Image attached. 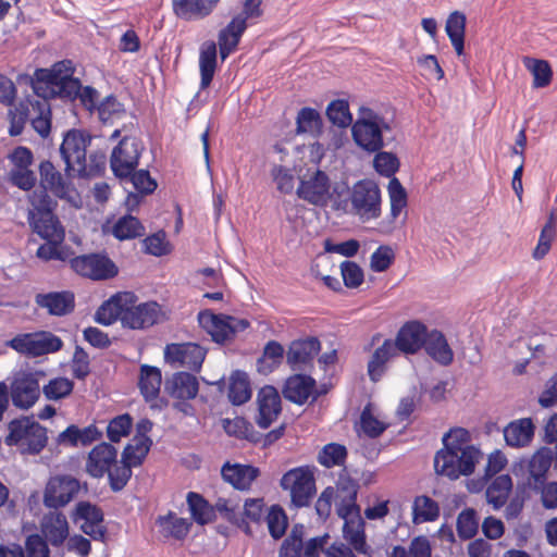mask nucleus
I'll list each match as a JSON object with an SVG mask.
<instances>
[{
  "instance_id": "nucleus-19",
  "label": "nucleus",
  "mask_w": 557,
  "mask_h": 557,
  "mask_svg": "<svg viewBox=\"0 0 557 557\" xmlns=\"http://www.w3.org/2000/svg\"><path fill=\"white\" fill-rule=\"evenodd\" d=\"M40 396V386L36 373L27 372L15 377L11 385L12 404L20 409H28Z\"/></svg>"
},
{
  "instance_id": "nucleus-50",
  "label": "nucleus",
  "mask_w": 557,
  "mask_h": 557,
  "mask_svg": "<svg viewBox=\"0 0 557 557\" xmlns=\"http://www.w3.org/2000/svg\"><path fill=\"white\" fill-rule=\"evenodd\" d=\"M269 533L273 540H280L286 533L288 518L281 505H272L267 515Z\"/></svg>"
},
{
  "instance_id": "nucleus-1",
  "label": "nucleus",
  "mask_w": 557,
  "mask_h": 557,
  "mask_svg": "<svg viewBox=\"0 0 557 557\" xmlns=\"http://www.w3.org/2000/svg\"><path fill=\"white\" fill-rule=\"evenodd\" d=\"M75 66L69 59L53 63L49 69H36L29 77L30 87L41 99H61L74 102L82 88L79 78L74 77Z\"/></svg>"
},
{
  "instance_id": "nucleus-36",
  "label": "nucleus",
  "mask_w": 557,
  "mask_h": 557,
  "mask_svg": "<svg viewBox=\"0 0 557 557\" xmlns=\"http://www.w3.org/2000/svg\"><path fill=\"white\" fill-rule=\"evenodd\" d=\"M161 383L162 374L158 367L149 364L140 367L138 387L146 401H151L159 396Z\"/></svg>"
},
{
  "instance_id": "nucleus-16",
  "label": "nucleus",
  "mask_w": 557,
  "mask_h": 557,
  "mask_svg": "<svg viewBox=\"0 0 557 557\" xmlns=\"http://www.w3.org/2000/svg\"><path fill=\"white\" fill-rule=\"evenodd\" d=\"M351 203L357 212L369 213L376 219L381 214V190L371 180H361L355 184L351 193Z\"/></svg>"
},
{
  "instance_id": "nucleus-9",
  "label": "nucleus",
  "mask_w": 557,
  "mask_h": 557,
  "mask_svg": "<svg viewBox=\"0 0 557 557\" xmlns=\"http://www.w3.org/2000/svg\"><path fill=\"white\" fill-rule=\"evenodd\" d=\"M82 486L87 491V483H81L69 474L51 476L44 491V505L47 508L58 510L66 506L79 492Z\"/></svg>"
},
{
  "instance_id": "nucleus-2",
  "label": "nucleus",
  "mask_w": 557,
  "mask_h": 557,
  "mask_svg": "<svg viewBox=\"0 0 557 557\" xmlns=\"http://www.w3.org/2000/svg\"><path fill=\"white\" fill-rule=\"evenodd\" d=\"M9 433L4 443L9 447H18L22 455H39L48 444V430L33 416H22L8 424Z\"/></svg>"
},
{
  "instance_id": "nucleus-28",
  "label": "nucleus",
  "mask_w": 557,
  "mask_h": 557,
  "mask_svg": "<svg viewBox=\"0 0 557 557\" xmlns=\"http://www.w3.org/2000/svg\"><path fill=\"white\" fill-rule=\"evenodd\" d=\"M40 188L50 190L55 197L66 199L70 184L55 169L50 160H44L39 164Z\"/></svg>"
},
{
  "instance_id": "nucleus-42",
  "label": "nucleus",
  "mask_w": 557,
  "mask_h": 557,
  "mask_svg": "<svg viewBox=\"0 0 557 557\" xmlns=\"http://www.w3.org/2000/svg\"><path fill=\"white\" fill-rule=\"evenodd\" d=\"M512 488V480L509 474L497 475L487 486L485 496L494 509H500L507 502Z\"/></svg>"
},
{
  "instance_id": "nucleus-61",
  "label": "nucleus",
  "mask_w": 557,
  "mask_h": 557,
  "mask_svg": "<svg viewBox=\"0 0 557 557\" xmlns=\"http://www.w3.org/2000/svg\"><path fill=\"white\" fill-rule=\"evenodd\" d=\"M233 320H235V318L220 313V319L209 333L214 343L224 344L236 333V327L231 324Z\"/></svg>"
},
{
  "instance_id": "nucleus-58",
  "label": "nucleus",
  "mask_w": 557,
  "mask_h": 557,
  "mask_svg": "<svg viewBox=\"0 0 557 557\" xmlns=\"http://www.w3.org/2000/svg\"><path fill=\"white\" fill-rule=\"evenodd\" d=\"M341 274L347 288H358L364 281L363 270L355 261H343L341 263Z\"/></svg>"
},
{
  "instance_id": "nucleus-24",
  "label": "nucleus",
  "mask_w": 557,
  "mask_h": 557,
  "mask_svg": "<svg viewBox=\"0 0 557 557\" xmlns=\"http://www.w3.org/2000/svg\"><path fill=\"white\" fill-rule=\"evenodd\" d=\"M315 391V380L304 373L289 376L282 389L285 399L298 406L305 405Z\"/></svg>"
},
{
  "instance_id": "nucleus-8",
  "label": "nucleus",
  "mask_w": 557,
  "mask_h": 557,
  "mask_svg": "<svg viewBox=\"0 0 557 557\" xmlns=\"http://www.w3.org/2000/svg\"><path fill=\"white\" fill-rule=\"evenodd\" d=\"M8 345L18 354L27 357H39L59 351L63 342L58 335L49 331H41L18 334L10 339Z\"/></svg>"
},
{
  "instance_id": "nucleus-62",
  "label": "nucleus",
  "mask_w": 557,
  "mask_h": 557,
  "mask_svg": "<svg viewBox=\"0 0 557 557\" xmlns=\"http://www.w3.org/2000/svg\"><path fill=\"white\" fill-rule=\"evenodd\" d=\"M127 180L131 181L136 191L141 195H150L158 187L157 181L151 177L148 170L137 171L136 169Z\"/></svg>"
},
{
  "instance_id": "nucleus-56",
  "label": "nucleus",
  "mask_w": 557,
  "mask_h": 557,
  "mask_svg": "<svg viewBox=\"0 0 557 557\" xmlns=\"http://www.w3.org/2000/svg\"><path fill=\"white\" fill-rule=\"evenodd\" d=\"M470 441V433L463 428H453L443 435V448L441 450H463Z\"/></svg>"
},
{
  "instance_id": "nucleus-18",
  "label": "nucleus",
  "mask_w": 557,
  "mask_h": 557,
  "mask_svg": "<svg viewBox=\"0 0 557 557\" xmlns=\"http://www.w3.org/2000/svg\"><path fill=\"white\" fill-rule=\"evenodd\" d=\"M258 414L256 423L267 430L282 412V400L273 385H264L257 393Z\"/></svg>"
},
{
  "instance_id": "nucleus-49",
  "label": "nucleus",
  "mask_w": 557,
  "mask_h": 557,
  "mask_svg": "<svg viewBox=\"0 0 557 557\" xmlns=\"http://www.w3.org/2000/svg\"><path fill=\"white\" fill-rule=\"evenodd\" d=\"M38 115L32 120V126L41 138H47L51 132V108L48 100H36L32 103Z\"/></svg>"
},
{
  "instance_id": "nucleus-12",
  "label": "nucleus",
  "mask_w": 557,
  "mask_h": 557,
  "mask_svg": "<svg viewBox=\"0 0 557 557\" xmlns=\"http://www.w3.org/2000/svg\"><path fill=\"white\" fill-rule=\"evenodd\" d=\"M33 232L46 240L36 251L38 259L44 261H70L74 252L70 246L63 245L65 238L63 225L36 228Z\"/></svg>"
},
{
  "instance_id": "nucleus-46",
  "label": "nucleus",
  "mask_w": 557,
  "mask_h": 557,
  "mask_svg": "<svg viewBox=\"0 0 557 557\" xmlns=\"http://www.w3.org/2000/svg\"><path fill=\"white\" fill-rule=\"evenodd\" d=\"M524 67L533 76V88H544L548 86L553 78V71L549 63L545 60L524 58Z\"/></svg>"
},
{
  "instance_id": "nucleus-23",
  "label": "nucleus",
  "mask_w": 557,
  "mask_h": 557,
  "mask_svg": "<svg viewBox=\"0 0 557 557\" xmlns=\"http://www.w3.org/2000/svg\"><path fill=\"white\" fill-rule=\"evenodd\" d=\"M35 302L50 315L64 317L74 311L75 295L71 290L39 293L35 296Z\"/></svg>"
},
{
  "instance_id": "nucleus-14",
  "label": "nucleus",
  "mask_w": 557,
  "mask_h": 557,
  "mask_svg": "<svg viewBox=\"0 0 557 557\" xmlns=\"http://www.w3.org/2000/svg\"><path fill=\"white\" fill-rule=\"evenodd\" d=\"M329 175L318 169L308 180H300L296 190L298 198L317 207H324L331 199Z\"/></svg>"
},
{
  "instance_id": "nucleus-10",
  "label": "nucleus",
  "mask_w": 557,
  "mask_h": 557,
  "mask_svg": "<svg viewBox=\"0 0 557 557\" xmlns=\"http://www.w3.org/2000/svg\"><path fill=\"white\" fill-rule=\"evenodd\" d=\"M70 264L75 273L95 281L110 280L119 273L115 263L104 253H88L76 257L73 255Z\"/></svg>"
},
{
  "instance_id": "nucleus-45",
  "label": "nucleus",
  "mask_w": 557,
  "mask_h": 557,
  "mask_svg": "<svg viewBox=\"0 0 557 557\" xmlns=\"http://www.w3.org/2000/svg\"><path fill=\"white\" fill-rule=\"evenodd\" d=\"M144 231L139 219L127 213L114 223L112 234L119 240H127L143 236Z\"/></svg>"
},
{
  "instance_id": "nucleus-55",
  "label": "nucleus",
  "mask_w": 557,
  "mask_h": 557,
  "mask_svg": "<svg viewBox=\"0 0 557 557\" xmlns=\"http://www.w3.org/2000/svg\"><path fill=\"white\" fill-rule=\"evenodd\" d=\"M375 157L373 160V166L375 171L389 180L395 176V173L399 169V160L397 156L393 152L386 151H375Z\"/></svg>"
},
{
  "instance_id": "nucleus-51",
  "label": "nucleus",
  "mask_w": 557,
  "mask_h": 557,
  "mask_svg": "<svg viewBox=\"0 0 557 557\" xmlns=\"http://www.w3.org/2000/svg\"><path fill=\"white\" fill-rule=\"evenodd\" d=\"M326 116L333 125L345 128L352 122V115L349 111V103L345 99H336L329 103Z\"/></svg>"
},
{
  "instance_id": "nucleus-44",
  "label": "nucleus",
  "mask_w": 557,
  "mask_h": 557,
  "mask_svg": "<svg viewBox=\"0 0 557 557\" xmlns=\"http://www.w3.org/2000/svg\"><path fill=\"white\" fill-rule=\"evenodd\" d=\"M480 518L478 511L472 507L462 509L456 521V530L460 540H472L479 532Z\"/></svg>"
},
{
  "instance_id": "nucleus-27",
  "label": "nucleus",
  "mask_w": 557,
  "mask_h": 557,
  "mask_svg": "<svg viewBox=\"0 0 557 557\" xmlns=\"http://www.w3.org/2000/svg\"><path fill=\"white\" fill-rule=\"evenodd\" d=\"M165 391L180 400H190L198 394L199 382L193 373L180 371L166 380Z\"/></svg>"
},
{
  "instance_id": "nucleus-52",
  "label": "nucleus",
  "mask_w": 557,
  "mask_h": 557,
  "mask_svg": "<svg viewBox=\"0 0 557 557\" xmlns=\"http://www.w3.org/2000/svg\"><path fill=\"white\" fill-rule=\"evenodd\" d=\"M556 224L557 220L555 214L552 212L541 231L539 243L532 252V256L535 260H541L548 253L552 246V240L555 236Z\"/></svg>"
},
{
  "instance_id": "nucleus-37",
  "label": "nucleus",
  "mask_w": 557,
  "mask_h": 557,
  "mask_svg": "<svg viewBox=\"0 0 557 557\" xmlns=\"http://www.w3.org/2000/svg\"><path fill=\"white\" fill-rule=\"evenodd\" d=\"M121 294H115L103 301L95 312V321L98 324L109 326L120 320L124 314L125 301Z\"/></svg>"
},
{
  "instance_id": "nucleus-15",
  "label": "nucleus",
  "mask_w": 557,
  "mask_h": 557,
  "mask_svg": "<svg viewBox=\"0 0 557 557\" xmlns=\"http://www.w3.org/2000/svg\"><path fill=\"white\" fill-rule=\"evenodd\" d=\"M429 327L420 320H409L398 330L394 342L398 352L407 356L418 354L428 338Z\"/></svg>"
},
{
  "instance_id": "nucleus-20",
  "label": "nucleus",
  "mask_w": 557,
  "mask_h": 557,
  "mask_svg": "<svg viewBox=\"0 0 557 557\" xmlns=\"http://www.w3.org/2000/svg\"><path fill=\"white\" fill-rule=\"evenodd\" d=\"M116 448L111 443L102 442L89 451L86 461V472L91 478L100 479L116 463Z\"/></svg>"
},
{
  "instance_id": "nucleus-41",
  "label": "nucleus",
  "mask_w": 557,
  "mask_h": 557,
  "mask_svg": "<svg viewBox=\"0 0 557 557\" xmlns=\"http://www.w3.org/2000/svg\"><path fill=\"white\" fill-rule=\"evenodd\" d=\"M323 132V120L319 111L311 107L301 108L296 117V133L318 137Z\"/></svg>"
},
{
  "instance_id": "nucleus-32",
  "label": "nucleus",
  "mask_w": 557,
  "mask_h": 557,
  "mask_svg": "<svg viewBox=\"0 0 557 557\" xmlns=\"http://www.w3.org/2000/svg\"><path fill=\"white\" fill-rule=\"evenodd\" d=\"M366 522L361 516L346 519L343 524V537L350 545L356 553L361 555H369L371 547L367 543Z\"/></svg>"
},
{
  "instance_id": "nucleus-31",
  "label": "nucleus",
  "mask_w": 557,
  "mask_h": 557,
  "mask_svg": "<svg viewBox=\"0 0 557 557\" xmlns=\"http://www.w3.org/2000/svg\"><path fill=\"white\" fill-rule=\"evenodd\" d=\"M218 69V48L212 40L205 41L199 49L200 90L207 89Z\"/></svg>"
},
{
  "instance_id": "nucleus-25",
  "label": "nucleus",
  "mask_w": 557,
  "mask_h": 557,
  "mask_svg": "<svg viewBox=\"0 0 557 557\" xmlns=\"http://www.w3.org/2000/svg\"><path fill=\"white\" fill-rule=\"evenodd\" d=\"M422 349L440 366L448 367L454 361V350L445 334L437 329H429L425 346H423Z\"/></svg>"
},
{
  "instance_id": "nucleus-17",
  "label": "nucleus",
  "mask_w": 557,
  "mask_h": 557,
  "mask_svg": "<svg viewBox=\"0 0 557 557\" xmlns=\"http://www.w3.org/2000/svg\"><path fill=\"white\" fill-rule=\"evenodd\" d=\"M161 307L157 301H146L127 307L125 304L122 325L129 330L148 329L160 320Z\"/></svg>"
},
{
  "instance_id": "nucleus-3",
  "label": "nucleus",
  "mask_w": 557,
  "mask_h": 557,
  "mask_svg": "<svg viewBox=\"0 0 557 557\" xmlns=\"http://www.w3.org/2000/svg\"><path fill=\"white\" fill-rule=\"evenodd\" d=\"M389 129L391 126L384 116L370 108H361L359 117L352 124L351 135L359 148L374 153L383 149V132Z\"/></svg>"
},
{
  "instance_id": "nucleus-4",
  "label": "nucleus",
  "mask_w": 557,
  "mask_h": 557,
  "mask_svg": "<svg viewBox=\"0 0 557 557\" xmlns=\"http://www.w3.org/2000/svg\"><path fill=\"white\" fill-rule=\"evenodd\" d=\"M481 451L475 446H467L463 450H438L434 457L436 474L457 480L474 472Z\"/></svg>"
},
{
  "instance_id": "nucleus-11",
  "label": "nucleus",
  "mask_w": 557,
  "mask_h": 557,
  "mask_svg": "<svg viewBox=\"0 0 557 557\" xmlns=\"http://www.w3.org/2000/svg\"><path fill=\"white\" fill-rule=\"evenodd\" d=\"M29 203L32 208L28 209L27 221L32 230L62 225L54 213L58 202L49 196L47 189L34 190Z\"/></svg>"
},
{
  "instance_id": "nucleus-26",
  "label": "nucleus",
  "mask_w": 557,
  "mask_h": 557,
  "mask_svg": "<svg viewBox=\"0 0 557 557\" xmlns=\"http://www.w3.org/2000/svg\"><path fill=\"white\" fill-rule=\"evenodd\" d=\"M42 537L53 547H60L69 537V523L64 513L50 511L40 522Z\"/></svg>"
},
{
  "instance_id": "nucleus-59",
  "label": "nucleus",
  "mask_w": 557,
  "mask_h": 557,
  "mask_svg": "<svg viewBox=\"0 0 557 557\" xmlns=\"http://www.w3.org/2000/svg\"><path fill=\"white\" fill-rule=\"evenodd\" d=\"M395 253L391 246H379L370 258V268L373 272L382 273L394 262Z\"/></svg>"
},
{
  "instance_id": "nucleus-64",
  "label": "nucleus",
  "mask_w": 557,
  "mask_h": 557,
  "mask_svg": "<svg viewBox=\"0 0 557 557\" xmlns=\"http://www.w3.org/2000/svg\"><path fill=\"white\" fill-rule=\"evenodd\" d=\"M26 557H50L48 542L38 533L30 534L25 540Z\"/></svg>"
},
{
  "instance_id": "nucleus-13",
  "label": "nucleus",
  "mask_w": 557,
  "mask_h": 557,
  "mask_svg": "<svg viewBox=\"0 0 557 557\" xmlns=\"http://www.w3.org/2000/svg\"><path fill=\"white\" fill-rule=\"evenodd\" d=\"M74 522L83 521L81 531L94 541L106 543L108 529L103 525L104 513L102 509L89 500H81L75 505L72 513Z\"/></svg>"
},
{
  "instance_id": "nucleus-57",
  "label": "nucleus",
  "mask_w": 557,
  "mask_h": 557,
  "mask_svg": "<svg viewBox=\"0 0 557 557\" xmlns=\"http://www.w3.org/2000/svg\"><path fill=\"white\" fill-rule=\"evenodd\" d=\"M109 486L112 492H121L128 483L132 478L133 470L126 465L116 461L109 471H107Z\"/></svg>"
},
{
  "instance_id": "nucleus-30",
  "label": "nucleus",
  "mask_w": 557,
  "mask_h": 557,
  "mask_svg": "<svg viewBox=\"0 0 557 557\" xmlns=\"http://www.w3.org/2000/svg\"><path fill=\"white\" fill-rule=\"evenodd\" d=\"M156 524L159 527V532L164 539H174L176 541H184L193 527L191 521L177 517L173 511L159 516Z\"/></svg>"
},
{
  "instance_id": "nucleus-5",
  "label": "nucleus",
  "mask_w": 557,
  "mask_h": 557,
  "mask_svg": "<svg viewBox=\"0 0 557 557\" xmlns=\"http://www.w3.org/2000/svg\"><path fill=\"white\" fill-rule=\"evenodd\" d=\"M91 140L92 136L85 129L72 128L64 133L60 154L67 176L86 174L87 148Z\"/></svg>"
},
{
  "instance_id": "nucleus-54",
  "label": "nucleus",
  "mask_w": 557,
  "mask_h": 557,
  "mask_svg": "<svg viewBox=\"0 0 557 557\" xmlns=\"http://www.w3.org/2000/svg\"><path fill=\"white\" fill-rule=\"evenodd\" d=\"M133 418L129 413L114 417L107 426V436L111 443H119L122 437L131 433Z\"/></svg>"
},
{
  "instance_id": "nucleus-29",
  "label": "nucleus",
  "mask_w": 557,
  "mask_h": 557,
  "mask_svg": "<svg viewBox=\"0 0 557 557\" xmlns=\"http://www.w3.org/2000/svg\"><path fill=\"white\" fill-rule=\"evenodd\" d=\"M219 2L220 0H173V12L184 21L205 18Z\"/></svg>"
},
{
  "instance_id": "nucleus-43",
  "label": "nucleus",
  "mask_w": 557,
  "mask_h": 557,
  "mask_svg": "<svg viewBox=\"0 0 557 557\" xmlns=\"http://www.w3.org/2000/svg\"><path fill=\"white\" fill-rule=\"evenodd\" d=\"M554 460V451L549 447L540 448L529 461V473L534 483L546 481L547 472Z\"/></svg>"
},
{
  "instance_id": "nucleus-39",
  "label": "nucleus",
  "mask_w": 557,
  "mask_h": 557,
  "mask_svg": "<svg viewBox=\"0 0 557 557\" xmlns=\"http://www.w3.org/2000/svg\"><path fill=\"white\" fill-rule=\"evenodd\" d=\"M227 395L234 406L244 405L251 398L250 381L245 371L235 370L232 372Z\"/></svg>"
},
{
  "instance_id": "nucleus-34",
  "label": "nucleus",
  "mask_w": 557,
  "mask_h": 557,
  "mask_svg": "<svg viewBox=\"0 0 557 557\" xmlns=\"http://www.w3.org/2000/svg\"><path fill=\"white\" fill-rule=\"evenodd\" d=\"M222 426L228 436L235 437L238 441H246L252 445H258L259 431H257L253 424L246 418H225L222 420Z\"/></svg>"
},
{
  "instance_id": "nucleus-53",
  "label": "nucleus",
  "mask_w": 557,
  "mask_h": 557,
  "mask_svg": "<svg viewBox=\"0 0 557 557\" xmlns=\"http://www.w3.org/2000/svg\"><path fill=\"white\" fill-rule=\"evenodd\" d=\"M74 388V383L67 377L59 376L44 385L42 393L49 400H60L67 397Z\"/></svg>"
},
{
  "instance_id": "nucleus-22",
  "label": "nucleus",
  "mask_w": 557,
  "mask_h": 557,
  "mask_svg": "<svg viewBox=\"0 0 557 557\" xmlns=\"http://www.w3.org/2000/svg\"><path fill=\"white\" fill-rule=\"evenodd\" d=\"M320 350L321 343L315 336L295 339L289 344L286 354L287 363L293 370L301 369L302 366L311 364Z\"/></svg>"
},
{
  "instance_id": "nucleus-7",
  "label": "nucleus",
  "mask_w": 557,
  "mask_h": 557,
  "mask_svg": "<svg viewBox=\"0 0 557 557\" xmlns=\"http://www.w3.org/2000/svg\"><path fill=\"white\" fill-rule=\"evenodd\" d=\"M145 150L143 140L137 136H123L113 147L110 156V168L119 180L128 178L138 168L141 154Z\"/></svg>"
},
{
  "instance_id": "nucleus-40",
  "label": "nucleus",
  "mask_w": 557,
  "mask_h": 557,
  "mask_svg": "<svg viewBox=\"0 0 557 557\" xmlns=\"http://www.w3.org/2000/svg\"><path fill=\"white\" fill-rule=\"evenodd\" d=\"M441 508L436 500L428 495H418L412 503V522L420 524L433 522L440 518Z\"/></svg>"
},
{
  "instance_id": "nucleus-60",
  "label": "nucleus",
  "mask_w": 557,
  "mask_h": 557,
  "mask_svg": "<svg viewBox=\"0 0 557 557\" xmlns=\"http://www.w3.org/2000/svg\"><path fill=\"white\" fill-rule=\"evenodd\" d=\"M186 354L184 356L183 366L190 371L199 372L206 359L207 349L197 343H186Z\"/></svg>"
},
{
  "instance_id": "nucleus-63",
  "label": "nucleus",
  "mask_w": 557,
  "mask_h": 557,
  "mask_svg": "<svg viewBox=\"0 0 557 557\" xmlns=\"http://www.w3.org/2000/svg\"><path fill=\"white\" fill-rule=\"evenodd\" d=\"M145 252L154 257L170 253L169 243L165 240V232L159 231L147 236L143 240Z\"/></svg>"
},
{
  "instance_id": "nucleus-38",
  "label": "nucleus",
  "mask_w": 557,
  "mask_h": 557,
  "mask_svg": "<svg viewBox=\"0 0 557 557\" xmlns=\"http://www.w3.org/2000/svg\"><path fill=\"white\" fill-rule=\"evenodd\" d=\"M467 17L460 11L451 12L446 21L445 30L457 55L465 52V30Z\"/></svg>"
},
{
  "instance_id": "nucleus-6",
  "label": "nucleus",
  "mask_w": 557,
  "mask_h": 557,
  "mask_svg": "<svg viewBox=\"0 0 557 557\" xmlns=\"http://www.w3.org/2000/svg\"><path fill=\"white\" fill-rule=\"evenodd\" d=\"M280 485L290 492V505L294 508L308 507L315 495V479L309 466L296 467L283 474Z\"/></svg>"
},
{
  "instance_id": "nucleus-48",
  "label": "nucleus",
  "mask_w": 557,
  "mask_h": 557,
  "mask_svg": "<svg viewBox=\"0 0 557 557\" xmlns=\"http://www.w3.org/2000/svg\"><path fill=\"white\" fill-rule=\"evenodd\" d=\"M347 455L348 451L345 445L329 443L319 451L318 462L329 469L343 466L346 461Z\"/></svg>"
},
{
  "instance_id": "nucleus-35",
  "label": "nucleus",
  "mask_w": 557,
  "mask_h": 557,
  "mask_svg": "<svg viewBox=\"0 0 557 557\" xmlns=\"http://www.w3.org/2000/svg\"><path fill=\"white\" fill-rule=\"evenodd\" d=\"M191 520L199 525H207L216 518L214 507L199 493L188 492L186 496Z\"/></svg>"
},
{
  "instance_id": "nucleus-47",
  "label": "nucleus",
  "mask_w": 557,
  "mask_h": 557,
  "mask_svg": "<svg viewBox=\"0 0 557 557\" xmlns=\"http://www.w3.org/2000/svg\"><path fill=\"white\" fill-rule=\"evenodd\" d=\"M389 201H391V221L399 216L401 211L407 207L408 195L406 188L403 186L400 181L393 176L387 186Z\"/></svg>"
},
{
  "instance_id": "nucleus-21",
  "label": "nucleus",
  "mask_w": 557,
  "mask_h": 557,
  "mask_svg": "<svg viewBox=\"0 0 557 557\" xmlns=\"http://www.w3.org/2000/svg\"><path fill=\"white\" fill-rule=\"evenodd\" d=\"M260 475V470L253 465L225 461L221 467V476L224 482L237 491H248Z\"/></svg>"
},
{
  "instance_id": "nucleus-33",
  "label": "nucleus",
  "mask_w": 557,
  "mask_h": 557,
  "mask_svg": "<svg viewBox=\"0 0 557 557\" xmlns=\"http://www.w3.org/2000/svg\"><path fill=\"white\" fill-rule=\"evenodd\" d=\"M398 351L395 348L393 339H385L383 344L374 350L368 362L369 379L374 383L379 382L386 371V363L396 357Z\"/></svg>"
}]
</instances>
